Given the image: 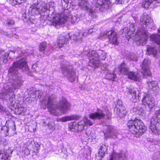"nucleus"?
Segmentation results:
<instances>
[{
	"label": "nucleus",
	"mask_w": 160,
	"mask_h": 160,
	"mask_svg": "<svg viewBox=\"0 0 160 160\" xmlns=\"http://www.w3.org/2000/svg\"><path fill=\"white\" fill-rule=\"evenodd\" d=\"M96 3L97 4V5L96 6L95 10L97 12H102L109 8L111 2L110 0H96Z\"/></svg>",
	"instance_id": "14"
},
{
	"label": "nucleus",
	"mask_w": 160,
	"mask_h": 160,
	"mask_svg": "<svg viewBox=\"0 0 160 160\" xmlns=\"http://www.w3.org/2000/svg\"><path fill=\"white\" fill-rule=\"evenodd\" d=\"M117 34L116 32L112 30L105 32L101 34L100 38L103 39L107 38L109 39V42L110 43L117 44L118 42L117 40Z\"/></svg>",
	"instance_id": "10"
},
{
	"label": "nucleus",
	"mask_w": 160,
	"mask_h": 160,
	"mask_svg": "<svg viewBox=\"0 0 160 160\" xmlns=\"http://www.w3.org/2000/svg\"><path fill=\"white\" fill-rule=\"evenodd\" d=\"M13 125H14V126H13L12 127V128H11L10 127V128L12 130H14V129H15V123H14L13 122V124H12Z\"/></svg>",
	"instance_id": "54"
},
{
	"label": "nucleus",
	"mask_w": 160,
	"mask_h": 160,
	"mask_svg": "<svg viewBox=\"0 0 160 160\" xmlns=\"http://www.w3.org/2000/svg\"><path fill=\"white\" fill-rule=\"evenodd\" d=\"M129 130L132 133L136 134L137 137L142 135L146 131L147 128L143 122L140 119L136 118L129 120L127 123Z\"/></svg>",
	"instance_id": "4"
},
{
	"label": "nucleus",
	"mask_w": 160,
	"mask_h": 160,
	"mask_svg": "<svg viewBox=\"0 0 160 160\" xmlns=\"http://www.w3.org/2000/svg\"><path fill=\"white\" fill-rule=\"evenodd\" d=\"M105 116L103 111L98 109L97 112L90 113L89 115V117L94 120H100L103 118Z\"/></svg>",
	"instance_id": "17"
},
{
	"label": "nucleus",
	"mask_w": 160,
	"mask_h": 160,
	"mask_svg": "<svg viewBox=\"0 0 160 160\" xmlns=\"http://www.w3.org/2000/svg\"><path fill=\"white\" fill-rule=\"evenodd\" d=\"M82 122H84V125L86 126H92L93 124V123L90 120L88 119L87 118H85L83 120H82Z\"/></svg>",
	"instance_id": "36"
},
{
	"label": "nucleus",
	"mask_w": 160,
	"mask_h": 160,
	"mask_svg": "<svg viewBox=\"0 0 160 160\" xmlns=\"http://www.w3.org/2000/svg\"><path fill=\"white\" fill-rule=\"evenodd\" d=\"M57 120L58 121L62 122V118H58L57 119Z\"/></svg>",
	"instance_id": "56"
},
{
	"label": "nucleus",
	"mask_w": 160,
	"mask_h": 160,
	"mask_svg": "<svg viewBox=\"0 0 160 160\" xmlns=\"http://www.w3.org/2000/svg\"><path fill=\"white\" fill-rule=\"evenodd\" d=\"M150 128L155 134H160V108L156 111L150 120Z\"/></svg>",
	"instance_id": "7"
},
{
	"label": "nucleus",
	"mask_w": 160,
	"mask_h": 160,
	"mask_svg": "<svg viewBox=\"0 0 160 160\" xmlns=\"http://www.w3.org/2000/svg\"><path fill=\"white\" fill-rule=\"evenodd\" d=\"M78 4L80 6L85 9H88L89 8L87 0H79Z\"/></svg>",
	"instance_id": "29"
},
{
	"label": "nucleus",
	"mask_w": 160,
	"mask_h": 160,
	"mask_svg": "<svg viewBox=\"0 0 160 160\" xmlns=\"http://www.w3.org/2000/svg\"><path fill=\"white\" fill-rule=\"evenodd\" d=\"M105 129L106 131L104 132L105 138H120L121 135L118 133L117 130L114 128L113 126L112 125L107 126Z\"/></svg>",
	"instance_id": "11"
},
{
	"label": "nucleus",
	"mask_w": 160,
	"mask_h": 160,
	"mask_svg": "<svg viewBox=\"0 0 160 160\" xmlns=\"http://www.w3.org/2000/svg\"><path fill=\"white\" fill-rule=\"evenodd\" d=\"M72 128H74L78 131H82L84 128V122L81 121L79 122L78 123L74 124H73L72 125Z\"/></svg>",
	"instance_id": "22"
},
{
	"label": "nucleus",
	"mask_w": 160,
	"mask_h": 160,
	"mask_svg": "<svg viewBox=\"0 0 160 160\" xmlns=\"http://www.w3.org/2000/svg\"><path fill=\"white\" fill-rule=\"evenodd\" d=\"M108 77H110L109 79H114L116 78V74L114 73V72L112 74L109 73L108 75Z\"/></svg>",
	"instance_id": "44"
},
{
	"label": "nucleus",
	"mask_w": 160,
	"mask_h": 160,
	"mask_svg": "<svg viewBox=\"0 0 160 160\" xmlns=\"http://www.w3.org/2000/svg\"><path fill=\"white\" fill-rule=\"evenodd\" d=\"M68 0V5L70 7H71V6H74L75 5V4L74 2L72 1V0Z\"/></svg>",
	"instance_id": "48"
},
{
	"label": "nucleus",
	"mask_w": 160,
	"mask_h": 160,
	"mask_svg": "<svg viewBox=\"0 0 160 160\" xmlns=\"http://www.w3.org/2000/svg\"><path fill=\"white\" fill-rule=\"evenodd\" d=\"M89 59V64L94 65L97 67L99 64L100 59H105L106 58V53L103 51H92L88 54Z\"/></svg>",
	"instance_id": "6"
},
{
	"label": "nucleus",
	"mask_w": 160,
	"mask_h": 160,
	"mask_svg": "<svg viewBox=\"0 0 160 160\" xmlns=\"http://www.w3.org/2000/svg\"><path fill=\"white\" fill-rule=\"evenodd\" d=\"M148 89H151V90H157L158 88V87L157 86V83L156 81H149L148 82Z\"/></svg>",
	"instance_id": "26"
},
{
	"label": "nucleus",
	"mask_w": 160,
	"mask_h": 160,
	"mask_svg": "<svg viewBox=\"0 0 160 160\" xmlns=\"http://www.w3.org/2000/svg\"><path fill=\"white\" fill-rule=\"evenodd\" d=\"M29 143L32 146V148L36 149L37 152L38 148L40 147V145L37 142H35L34 141H29Z\"/></svg>",
	"instance_id": "34"
},
{
	"label": "nucleus",
	"mask_w": 160,
	"mask_h": 160,
	"mask_svg": "<svg viewBox=\"0 0 160 160\" xmlns=\"http://www.w3.org/2000/svg\"><path fill=\"white\" fill-rule=\"evenodd\" d=\"M39 96H40V95H38V98H39Z\"/></svg>",
	"instance_id": "60"
},
{
	"label": "nucleus",
	"mask_w": 160,
	"mask_h": 160,
	"mask_svg": "<svg viewBox=\"0 0 160 160\" xmlns=\"http://www.w3.org/2000/svg\"><path fill=\"white\" fill-rule=\"evenodd\" d=\"M128 58V59L131 61H136L138 60L137 57L133 54H131Z\"/></svg>",
	"instance_id": "38"
},
{
	"label": "nucleus",
	"mask_w": 160,
	"mask_h": 160,
	"mask_svg": "<svg viewBox=\"0 0 160 160\" xmlns=\"http://www.w3.org/2000/svg\"><path fill=\"white\" fill-rule=\"evenodd\" d=\"M133 92H130V93L131 94L133 98L135 99L136 98L137 95H138L139 92L138 93H136V91H133Z\"/></svg>",
	"instance_id": "45"
},
{
	"label": "nucleus",
	"mask_w": 160,
	"mask_h": 160,
	"mask_svg": "<svg viewBox=\"0 0 160 160\" xmlns=\"http://www.w3.org/2000/svg\"><path fill=\"white\" fill-rule=\"evenodd\" d=\"M150 63V62L148 59H144L142 63V73L146 78H147V77L150 76L151 74L149 68Z\"/></svg>",
	"instance_id": "15"
},
{
	"label": "nucleus",
	"mask_w": 160,
	"mask_h": 160,
	"mask_svg": "<svg viewBox=\"0 0 160 160\" xmlns=\"http://www.w3.org/2000/svg\"><path fill=\"white\" fill-rule=\"evenodd\" d=\"M157 44L158 45V47L159 50H160V40L158 42V43Z\"/></svg>",
	"instance_id": "57"
},
{
	"label": "nucleus",
	"mask_w": 160,
	"mask_h": 160,
	"mask_svg": "<svg viewBox=\"0 0 160 160\" xmlns=\"http://www.w3.org/2000/svg\"><path fill=\"white\" fill-rule=\"evenodd\" d=\"M89 15V16L93 18H95L97 17L96 13L94 11H93L92 9L90 11Z\"/></svg>",
	"instance_id": "40"
},
{
	"label": "nucleus",
	"mask_w": 160,
	"mask_h": 160,
	"mask_svg": "<svg viewBox=\"0 0 160 160\" xmlns=\"http://www.w3.org/2000/svg\"><path fill=\"white\" fill-rule=\"evenodd\" d=\"M150 40L153 42L157 44L160 40V36L158 34H152L150 37Z\"/></svg>",
	"instance_id": "28"
},
{
	"label": "nucleus",
	"mask_w": 160,
	"mask_h": 160,
	"mask_svg": "<svg viewBox=\"0 0 160 160\" xmlns=\"http://www.w3.org/2000/svg\"><path fill=\"white\" fill-rule=\"evenodd\" d=\"M16 110L18 112V114H21L22 112H24V108L22 107H18Z\"/></svg>",
	"instance_id": "46"
},
{
	"label": "nucleus",
	"mask_w": 160,
	"mask_h": 160,
	"mask_svg": "<svg viewBox=\"0 0 160 160\" xmlns=\"http://www.w3.org/2000/svg\"><path fill=\"white\" fill-rule=\"evenodd\" d=\"M63 74L66 76L71 82L75 80L76 76L72 66L63 65L61 67Z\"/></svg>",
	"instance_id": "9"
},
{
	"label": "nucleus",
	"mask_w": 160,
	"mask_h": 160,
	"mask_svg": "<svg viewBox=\"0 0 160 160\" xmlns=\"http://www.w3.org/2000/svg\"><path fill=\"white\" fill-rule=\"evenodd\" d=\"M7 156L8 157H5V158H4L3 160H10V155L9 156Z\"/></svg>",
	"instance_id": "52"
},
{
	"label": "nucleus",
	"mask_w": 160,
	"mask_h": 160,
	"mask_svg": "<svg viewBox=\"0 0 160 160\" xmlns=\"http://www.w3.org/2000/svg\"><path fill=\"white\" fill-rule=\"evenodd\" d=\"M142 104L144 105H147L149 108L152 109L155 105V101L153 97L149 93L144 92L142 100Z\"/></svg>",
	"instance_id": "12"
},
{
	"label": "nucleus",
	"mask_w": 160,
	"mask_h": 160,
	"mask_svg": "<svg viewBox=\"0 0 160 160\" xmlns=\"http://www.w3.org/2000/svg\"><path fill=\"white\" fill-rule=\"evenodd\" d=\"M37 92H38V93L39 92V91L37 90V91H34L33 92V94H36L37 93Z\"/></svg>",
	"instance_id": "55"
},
{
	"label": "nucleus",
	"mask_w": 160,
	"mask_h": 160,
	"mask_svg": "<svg viewBox=\"0 0 160 160\" xmlns=\"http://www.w3.org/2000/svg\"><path fill=\"white\" fill-rule=\"evenodd\" d=\"M12 37H14V38H16L17 39H18V38H19L18 36V35H17V34H14L13 35Z\"/></svg>",
	"instance_id": "53"
},
{
	"label": "nucleus",
	"mask_w": 160,
	"mask_h": 160,
	"mask_svg": "<svg viewBox=\"0 0 160 160\" xmlns=\"http://www.w3.org/2000/svg\"><path fill=\"white\" fill-rule=\"evenodd\" d=\"M68 41V39L64 36L61 35L58 38V43L59 47H62Z\"/></svg>",
	"instance_id": "24"
},
{
	"label": "nucleus",
	"mask_w": 160,
	"mask_h": 160,
	"mask_svg": "<svg viewBox=\"0 0 160 160\" xmlns=\"http://www.w3.org/2000/svg\"><path fill=\"white\" fill-rule=\"evenodd\" d=\"M47 43L46 42H42L39 45V50L40 51H44L46 48Z\"/></svg>",
	"instance_id": "37"
},
{
	"label": "nucleus",
	"mask_w": 160,
	"mask_h": 160,
	"mask_svg": "<svg viewBox=\"0 0 160 160\" xmlns=\"http://www.w3.org/2000/svg\"><path fill=\"white\" fill-rule=\"evenodd\" d=\"M54 3L53 2H49L48 3L46 4V7L48 8V11L49 12L50 11H54Z\"/></svg>",
	"instance_id": "35"
},
{
	"label": "nucleus",
	"mask_w": 160,
	"mask_h": 160,
	"mask_svg": "<svg viewBox=\"0 0 160 160\" xmlns=\"http://www.w3.org/2000/svg\"><path fill=\"white\" fill-rule=\"evenodd\" d=\"M7 22L8 25H12L14 24V21L12 20L8 19Z\"/></svg>",
	"instance_id": "47"
},
{
	"label": "nucleus",
	"mask_w": 160,
	"mask_h": 160,
	"mask_svg": "<svg viewBox=\"0 0 160 160\" xmlns=\"http://www.w3.org/2000/svg\"><path fill=\"white\" fill-rule=\"evenodd\" d=\"M2 132L1 133H3L4 135L5 136H7L9 135V128L7 126H5L2 127L1 129Z\"/></svg>",
	"instance_id": "32"
},
{
	"label": "nucleus",
	"mask_w": 160,
	"mask_h": 160,
	"mask_svg": "<svg viewBox=\"0 0 160 160\" xmlns=\"http://www.w3.org/2000/svg\"><path fill=\"white\" fill-rule=\"evenodd\" d=\"M42 122L43 123H44V124H45L46 123L44 121V120H42Z\"/></svg>",
	"instance_id": "59"
},
{
	"label": "nucleus",
	"mask_w": 160,
	"mask_h": 160,
	"mask_svg": "<svg viewBox=\"0 0 160 160\" xmlns=\"http://www.w3.org/2000/svg\"><path fill=\"white\" fill-rule=\"evenodd\" d=\"M135 27L134 24L131 23L130 25L129 28L128 27L124 28L122 32V36L127 38L129 37L130 38V36L135 31Z\"/></svg>",
	"instance_id": "16"
},
{
	"label": "nucleus",
	"mask_w": 160,
	"mask_h": 160,
	"mask_svg": "<svg viewBox=\"0 0 160 160\" xmlns=\"http://www.w3.org/2000/svg\"><path fill=\"white\" fill-rule=\"evenodd\" d=\"M70 38L71 39L78 41H80L82 39V38L80 36V35L79 33H76L75 34L72 35L70 37Z\"/></svg>",
	"instance_id": "33"
},
{
	"label": "nucleus",
	"mask_w": 160,
	"mask_h": 160,
	"mask_svg": "<svg viewBox=\"0 0 160 160\" xmlns=\"http://www.w3.org/2000/svg\"><path fill=\"white\" fill-rule=\"evenodd\" d=\"M116 114L118 116L122 117L126 114V111L125 108L122 105L119 106L116 108Z\"/></svg>",
	"instance_id": "21"
},
{
	"label": "nucleus",
	"mask_w": 160,
	"mask_h": 160,
	"mask_svg": "<svg viewBox=\"0 0 160 160\" xmlns=\"http://www.w3.org/2000/svg\"><path fill=\"white\" fill-rule=\"evenodd\" d=\"M3 95L5 98H9V101L12 104H14L13 102L15 99V95L12 91H6L3 93Z\"/></svg>",
	"instance_id": "19"
},
{
	"label": "nucleus",
	"mask_w": 160,
	"mask_h": 160,
	"mask_svg": "<svg viewBox=\"0 0 160 160\" xmlns=\"http://www.w3.org/2000/svg\"><path fill=\"white\" fill-rule=\"evenodd\" d=\"M87 30H86L85 32H83V33H81V35L80 36L81 37V36H86L87 35H88V33L87 32Z\"/></svg>",
	"instance_id": "50"
},
{
	"label": "nucleus",
	"mask_w": 160,
	"mask_h": 160,
	"mask_svg": "<svg viewBox=\"0 0 160 160\" xmlns=\"http://www.w3.org/2000/svg\"><path fill=\"white\" fill-rule=\"evenodd\" d=\"M56 98V95L52 94L48 98L47 100L43 99L42 101V104H44L48 109L50 113L55 116L58 115L56 109L65 113L70 107V104L68 101L64 98L61 99L59 103L55 105V103Z\"/></svg>",
	"instance_id": "3"
},
{
	"label": "nucleus",
	"mask_w": 160,
	"mask_h": 160,
	"mask_svg": "<svg viewBox=\"0 0 160 160\" xmlns=\"http://www.w3.org/2000/svg\"><path fill=\"white\" fill-rule=\"evenodd\" d=\"M108 146L106 145L102 144L100 147L98 154V157L100 158V160H101L105 156V154L106 153L108 150Z\"/></svg>",
	"instance_id": "20"
},
{
	"label": "nucleus",
	"mask_w": 160,
	"mask_h": 160,
	"mask_svg": "<svg viewBox=\"0 0 160 160\" xmlns=\"http://www.w3.org/2000/svg\"><path fill=\"white\" fill-rule=\"evenodd\" d=\"M18 58L20 60L14 62L9 69V72L12 76V81L10 83H8V87H6V85L2 83V90L19 89L21 83V81L20 74L18 73L19 69H22L23 72H27L28 71L26 58H21V56L18 57Z\"/></svg>",
	"instance_id": "1"
},
{
	"label": "nucleus",
	"mask_w": 160,
	"mask_h": 160,
	"mask_svg": "<svg viewBox=\"0 0 160 160\" xmlns=\"http://www.w3.org/2000/svg\"><path fill=\"white\" fill-rule=\"evenodd\" d=\"M69 18H71L72 23L77 22L80 19L75 16H72L70 15L66 14L65 13V14H58L56 17H53L51 22L52 25L57 27L58 26L64 24L67 20H69Z\"/></svg>",
	"instance_id": "5"
},
{
	"label": "nucleus",
	"mask_w": 160,
	"mask_h": 160,
	"mask_svg": "<svg viewBox=\"0 0 160 160\" xmlns=\"http://www.w3.org/2000/svg\"><path fill=\"white\" fill-rule=\"evenodd\" d=\"M32 12L35 14H40V8H37L31 9Z\"/></svg>",
	"instance_id": "39"
},
{
	"label": "nucleus",
	"mask_w": 160,
	"mask_h": 160,
	"mask_svg": "<svg viewBox=\"0 0 160 160\" xmlns=\"http://www.w3.org/2000/svg\"><path fill=\"white\" fill-rule=\"evenodd\" d=\"M38 1H36L34 3H33L30 7V8L31 9H32L34 8H38Z\"/></svg>",
	"instance_id": "43"
},
{
	"label": "nucleus",
	"mask_w": 160,
	"mask_h": 160,
	"mask_svg": "<svg viewBox=\"0 0 160 160\" xmlns=\"http://www.w3.org/2000/svg\"><path fill=\"white\" fill-rule=\"evenodd\" d=\"M147 51L149 54H153L155 57L157 54V51L156 49L154 48L149 47L147 48Z\"/></svg>",
	"instance_id": "31"
},
{
	"label": "nucleus",
	"mask_w": 160,
	"mask_h": 160,
	"mask_svg": "<svg viewBox=\"0 0 160 160\" xmlns=\"http://www.w3.org/2000/svg\"><path fill=\"white\" fill-rule=\"evenodd\" d=\"M12 151H10L9 150L2 152L0 150V160H3L5 157H8L12 154Z\"/></svg>",
	"instance_id": "30"
},
{
	"label": "nucleus",
	"mask_w": 160,
	"mask_h": 160,
	"mask_svg": "<svg viewBox=\"0 0 160 160\" xmlns=\"http://www.w3.org/2000/svg\"><path fill=\"white\" fill-rule=\"evenodd\" d=\"M22 52L20 48H18L14 51H11L10 53L6 52L2 54L0 57V64H2L7 62L13 56L15 53L20 54Z\"/></svg>",
	"instance_id": "13"
},
{
	"label": "nucleus",
	"mask_w": 160,
	"mask_h": 160,
	"mask_svg": "<svg viewBox=\"0 0 160 160\" xmlns=\"http://www.w3.org/2000/svg\"><path fill=\"white\" fill-rule=\"evenodd\" d=\"M115 1V3H122L124 2L125 0H113Z\"/></svg>",
	"instance_id": "49"
},
{
	"label": "nucleus",
	"mask_w": 160,
	"mask_h": 160,
	"mask_svg": "<svg viewBox=\"0 0 160 160\" xmlns=\"http://www.w3.org/2000/svg\"><path fill=\"white\" fill-rule=\"evenodd\" d=\"M160 3L159 0H144L142 2V6L145 8H148L150 5H152L153 7L159 5Z\"/></svg>",
	"instance_id": "18"
},
{
	"label": "nucleus",
	"mask_w": 160,
	"mask_h": 160,
	"mask_svg": "<svg viewBox=\"0 0 160 160\" xmlns=\"http://www.w3.org/2000/svg\"><path fill=\"white\" fill-rule=\"evenodd\" d=\"M27 0H13V2L15 4H20L25 2Z\"/></svg>",
	"instance_id": "42"
},
{
	"label": "nucleus",
	"mask_w": 160,
	"mask_h": 160,
	"mask_svg": "<svg viewBox=\"0 0 160 160\" xmlns=\"http://www.w3.org/2000/svg\"><path fill=\"white\" fill-rule=\"evenodd\" d=\"M60 5L62 8L64 9V11L62 13L65 14V13H67L68 11V0H61Z\"/></svg>",
	"instance_id": "25"
},
{
	"label": "nucleus",
	"mask_w": 160,
	"mask_h": 160,
	"mask_svg": "<svg viewBox=\"0 0 160 160\" xmlns=\"http://www.w3.org/2000/svg\"><path fill=\"white\" fill-rule=\"evenodd\" d=\"M140 23L143 28H139L135 34V37L137 44L143 45L146 44L149 35L147 30L152 29L154 23L153 20L146 13H144L140 19Z\"/></svg>",
	"instance_id": "2"
},
{
	"label": "nucleus",
	"mask_w": 160,
	"mask_h": 160,
	"mask_svg": "<svg viewBox=\"0 0 160 160\" xmlns=\"http://www.w3.org/2000/svg\"><path fill=\"white\" fill-rule=\"evenodd\" d=\"M87 32L88 33V34H90L92 33L93 32V29L91 28L90 29L88 30H87Z\"/></svg>",
	"instance_id": "51"
},
{
	"label": "nucleus",
	"mask_w": 160,
	"mask_h": 160,
	"mask_svg": "<svg viewBox=\"0 0 160 160\" xmlns=\"http://www.w3.org/2000/svg\"><path fill=\"white\" fill-rule=\"evenodd\" d=\"M101 69L103 71H105V72H107V73L108 72V65L106 64H103L101 66Z\"/></svg>",
	"instance_id": "41"
},
{
	"label": "nucleus",
	"mask_w": 160,
	"mask_h": 160,
	"mask_svg": "<svg viewBox=\"0 0 160 160\" xmlns=\"http://www.w3.org/2000/svg\"><path fill=\"white\" fill-rule=\"evenodd\" d=\"M118 69L120 73L127 75L128 78L131 79L135 81H140L141 79L138 73L129 72L128 67L124 62L121 64L120 66L118 68Z\"/></svg>",
	"instance_id": "8"
},
{
	"label": "nucleus",
	"mask_w": 160,
	"mask_h": 160,
	"mask_svg": "<svg viewBox=\"0 0 160 160\" xmlns=\"http://www.w3.org/2000/svg\"><path fill=\"white\" fill-rule=\"evenodd\" d=\"M79 117L76 115L67 116L62 118V122H66L68 121L78 120Z\"/></svg>",
	"instance_id": "23"
},
{
	"label": "nucleus",
	"mask_w": 160,
	"mask_h": 160,
	"mask_svg": "<svg viewBox=\"0 0 160 160\" xmlns=\"http://www.w3.org/2000/svg\"><path fill=\"white\" fill-rule=\"evenodd\" d=\"M48 8L46 7V5L44 7H42L41 10H40V13L41 16H43L44 18H46L47 17H49V14L48 12Z\"/></svg>",
	"instance_id": "27"
},
{
	"label": "nucleus",
	"mask_w": 160,
	"mask_h": 160,
	"mask_svg": "<svg viewBox=\"0 0 160 160\" xmlns=\"http://www.w3.org/2000/svg\"><path fill=\"white\" fill-rule=\"evenodd\" d=\"M3 34L5 35L8 36V34L7 32H4Z\"/></svg>",
	"instance_id": "58"
}]
</instances>
